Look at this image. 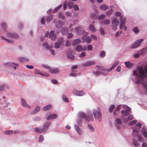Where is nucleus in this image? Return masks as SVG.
Instances as JSON below:
<instances>
[{
    "mask_svg": "<svg viewBox=\"0 0 147 147\" xmlns=\"http://www.w3.org/2000/svg\"><path fill=\"white\" fill-rule=\"evenodd\" d=\"M77 34H84L85 36L87 35L88 34V32H84V31L82 30L80 27H77L75 28Z\"/></svg>",
    "mask_w": 147,
    "mask_h": 147,
    "instance_id": "obj_8",
    "label": "nucleus"
},
{
    "mask_svg": "<svg viewBox=\"0 0 147 147\" xmlns=\"http://www.w3.org/2000/svg\"><path fill=\"white\" fill-rule=\"evenodd\" d=\"M110 21L109 20H106L101 22V24L104 25H108L110 24Z\"/></svg>",
    "mask_w": 147,
    "mask_h": 147,
    "instance_id": "obj_31",
    "label": "nucleus"
},
{
    "mask_svg": "<svg viewBox=\"0 0 147 147\" xmlns=\"http://www.w3.org/2000/svg\"><path fill=\"white\" fill-rule=\"evenodd\" d=\"M43 46L45 48L48 49H50L51 48H53V47L51 45H49L47 43L45 42L43 44Z\"/></svg>",
    "mask_w": 147,
    "mask_h": 147,
    "instance_id": "obj_25",
    "label": "nucleus"
},
{
    "mask_svg": "<svg viewBox=\"0 0 147 147\" xmlns=\"http://www.w3.org/2000/svg\"><path fill=\"white\" fill-rule=\"evenodd\" d=\"M90 16V18L92 19H96L97 18V16L94 13H91Z\"/></svg>",
    "mask_w": 147,
    "mask_h": 147,
    "instance_id": "obj_47",
    "label": "nucleus"
},
{
    "mask_svg": "<svg viewBox=\"0 0 147 147\" xmlns=\"http://www.w3.org/2000/svg\"><path fill=\"white\" fill-rule=\"evenodd\" d=\"M2 37L3 39L5 40L6 41H7L8 43H12L14 42V41H13V39L10 40L9 39H8L6 38H5L3 37Z\"/></svg>",
    "mask_w": 147,
    "mask_h": 147,
    "instance_id": "obj_46",
    "label": "nucleus"
},
{
    "mask_svg": "<svg viewBox=\"0 0 147 147\" xmlns=\"http://www.w3.org/2000/svg\"><path fill=\"white\" fill-rule=\"evenodd\" d=\"M44 140V138L43 136L42 135H41L39 138L38 142H42Z\"/></svg>",
    "mask_w": 147,
    "mask_h": 147,
    "instance_id": "obj_59",
    "label": "nucleus"
},
{
    "mask_svg": "<svg viewBox=\"0 0 147 147\" xmlns=\"http://www.w3.org/2000/svg\"><path fill=\"white\" fill-rule=\"evenodd\" d=\"M51 108L52 106L51 105H49L43 107L42 110L43 111H45L51 109Z\"/></svg>",
    "mask_w": 147,
    "mask_h": 147,
    "instance_id": "obj_28",
    "label": "nucleus"
},
{
    "mask_svg": "<svg viewBox=\"0 0 147 147\" xmlns=\"http://www.w3.org/2000/svg\"><path fill=\"white\" fill-rule=\"evenodd\" d=\"M59 43L61 45L63 46L64 44L65 41L62 38H60L59 39L57 42Z\"/></svg>",
    "mask_w": 147,
    "mask_h": 147,
    "instance_id": "obj_38",
    "label": "nucleus"
},
{
    "mask_svg": "<svg viewBox=\"0 0 147 147\" xmlns=\"http://www.w3.org/2000/svg\"><path fill=\"white\" fill-rule=\"evenodd\" d=\"M147 73V65L144 67L140 66L138 67L136 70L133 72V75L136 77H139L143 78L146 77Z\"/></svg>",
    "mask_w": 147,
    "mask_h": 147,
    "instance_id": "obj_1",
    "label": "nucleus"
},
{
    "mask_svg": "<svg viewBox=\"0 0 147 147\" xmlns=\"http://www.w3.org/2000/svg\"><path fill=\"white\" fill-rule=\"evenodd\" d=\"M133 32L135 33H137L139 32V29L137 27H134L133 29Z\"/></svg>",
    "mask_w": 147,
    "mask_h": 147,
    "instance_id": "obj_52",
    "label": "nucleus"
},
{
    "mask_svg": "<svg viewBox=\"0 0 147 147\" xmlns=\"http://www.w3.org/2000/svg\"><path fill=\"white\" fill-rule=\"evenodd\" d=\"M49 72L53 74H58L59 73V71L57 68L52 69L51 68L49 70Z\"/></svg>",
    "mask_w": 147,
    "mask_h": 147,
    "instance_id": "obj_13",
    "label": "nucleus"
},
{
    "mask_svg": "<svg viewBox=\"0 0 147 147\" xmlns=\"http://www.w3.org/2000/svg\"><path fill=\"white\" fill-rule=\"evenodd\" d=\"M138 140L140 142L144 141V139L140 136H138Z\"/></svg>",
    "mask_w": 147,
    "mask_h": 147,
    "instance_id": "obj_49",
    "label": "nucleus"
},
{
    "mask_svg": "<svg viewBox=\"0 0 147 147\" xmlns=\"http://www.w3.org/2000/svg\"><path fill=\"white\" fill-rule=\"evenodd\" d=\"M73 94L76 96H82L84 95V92L82 91H79L74 90L73 91Z\"/></svg>",
    "mask_w": 147,
    "mask_h": 147,
    "instance_id": "obj_9",
    "label": "nucleus"
},
{
    "mask_svg": "<svg viewBox=\"0 0 147 147\" xmlns=\"http://www.w3.org/2000/svg\"><path fill=\"white\" fill-rule=\"evenodd\" d=\"M126 110H122L121 111V113L122 116L125 117L129 115L131 113L130 108L127 106L126 109H125Z\"/></svg>",
    "mask_w": 147,
    "mask_h": 147,
    "instance_id": "obj_7",
    "label": "nucleus"
},
{
    "mask_svg": "<svg viewBox=\"0 0 147 147\" xmlns=\"http://www.w3.org/2000/svg\"><path fill=\"white\" fill-rule=\"evenodd\" d=\"M115 15L116 16L119 17L120 18H122L123 17L122 14L119 11L116 12L115 13Z\"/></svg>",
    "mask_w": 147,
    "mask_h": 147,
    "instance_id": "obj_44",
    "label": "nucleus"
},
{
    "mask_svg": "<svg viewBox=\"0 0 147 147\" xmlns=\"http://www.w3.org/2000/svg\"><path fill=\"white\" fill-rule=\"evenodd\" d=\"M68 30V29L66 27H63L61 30V32L63 35H65L66 34Z\"/></svg>",
    "mask_w": 147,
    "mask_h": 147,
    "instance_id": "obj_35",
    "label": "nucleus"
},
{
    "mask_svg": "<svg viewBox=\"0 0 147 147\" xmlns=\"http://www.w3.org/2000/svg\"><path fill=\"white\" fill-rule=\"evenodd\" d=\"M34 131L36 132H43L42 128L36 127L34 129Z\"/></svg>",
    "mask_w": 147,
    "mask_h": 147,
    "instance_id": "obj_42",
    "label": "nucleus"
},
{
    "mask_svg": "<svg viewBox=\"0 0 147 147\" xmlns=\"http://www.w3.org/2000/svg\"><path fill=\"white\" fill-rule=\"evenodd\" d=\"M134 118V117L131 115H129L128 117L123 119V121L125 122H127L128 121L132 120Z\"/></svg>",
    "mask_w": 147,
    "mask_h": 147,
    "instance_id": "obj_19",
    "label": "nucleus"
},
{
    "mask_svg": "<svg viewBox=\"0 0 147 147\" xmlns=\"http://www.w3.org/2000/svg\"><path fill=\"white\" fill-rule=\"evenodd\" d=\"M57 117V115L55 114H51L48 116L47 117V120H50L55 119Z\"/></svg>",
    "mask_w": 147,
    "mask_h": 147,
    "instance_id": "obj_17",
    "label": "nucleus"
},
{
    "mask_svg": "<svg viewBox=\"0 0 147 147\" xmlns=\"http://www.w3.org/2000/svg\"><path fill=\"white\" fill-rule=\"evenodd\" d=\"M99 8L101 10L105 11L107 10L108 8L109 7L105 5L102 4L100 6Z\"/></svg>",
    "mask_w": 147,
    "mask_h": 147,
    "instance_id": "obj_26",
    "label": "nucleus"
},
{
    "mask_svg": "<svg viewBox=\"0 0 147 147\" xmlns=\"http://www.w3.org/2000/svg\"><path fill=\"white\" fill-rule=\"evenodd\" d=\"M21 101L22 106L28 109H30L31 108L30 106L26 103V101L24 99L22 98L21 99Z\"/></svg>",
    "mask_w": 147,
    "mask_h": 147,
    "instance_id": "obj_10",
    "label": "nucleus"
},
{
    "mask_svg": "<svg viewBox=\"0 0 147 147\" xmlns=\"http://www.w3.org/2000/svg\"><path fill=\"white\" fill-rule=\"evenodd\" d=\"M81 42L79 39H76L73 40L72 42V45H76L79 44Z\"/></svg>",
    "mask_w": 147,
    "mask_h": 147,
    "instance_id": "obj_21",
    "label": "nucleus"
},
{
    "mask_svg": "<svg viewBox=\"0 0 147 147\" xmlns=\"http://www.w3.org/2000/svg\"><path fill=\"white\" fill-rule=\"evenodd\" d=\"M88 117H87L85 114L83 112H80L78 113L79 118H82L87 121H90V120L92 121L93 120V117L91 114H88Z\"/></svg>",
    "mask_w": 147,
    "mask_h": 147,
    "instance_id": "obj_2",
    "label": "nucleus"
},
{
    "mask_svg": "<svg viewBox=\"0 0 147 147\" xmlns=\"http://www.w3.org/2000/svg\"><path fill=\"white\" fill-rule=\"evenodd\" d=\"M51 124V123L48 122L45 123L43 125L42 129L43 130V132H45L47 129L50 125Z\"/></svg>",
    "mask_w": 147,
    "mask_h": 147,
    "instance_id": "obj_14",
    "label": "nucleus"
},
{
    "mask_svg": "<svg viewBox=\"0 0 147 147\" xmlns=\"http://www.w3.org/2000/svg\"><path fill=\"white\" fill-rule=\"evenodd\" d=\"M67 6L69 9H71L73 7V3L71 2H69L68 3Z\"/></svg>",
    "mask_w": 147,
    "mask_h": 147,
    "instance_id": "obj_58",
    "label": "nucleus"
},
{
    "mask_svg": "<svg viewBox=\"0 0 147 147\" xmlns=\"http://www.w3.org/2000/svg\"><path fill=\"white\" fill-rule=\"evenodd\" d=\"M121 23H120L123 24H125V22L126 18L125 17H123L120 18Z\"/></svg>",
    "mask_w": 147,
    "mask_h": 147,
    "instance_id": "obj_48",
    "label": "nucleus"
},
{
    "mask_svg": "<svg viewBox=\"0 0 147 147\" xmlns=\"http://www.w3.org/2000/svg\"><path fill=\"white\" fill-rule=\"evenodd\" d=\"M61 46V45L58 42H57L55 44L54 47L56 49H58L60 48Z\"/></svg>",
    "mask_w": 147,
    "mask_h": 147,
    "instance_id": "obj_51",
    "label": "nucleus"
},
{
    "mask_svg": "<svg viewBox=\"0 0 147 147\" xmlns=\"http://www.w3.org/2000/svg\"><path fill=\"white\" fill-rule=\"evenodd\" d=\"M94 74L96 75H98L102 74L103 75H105L107 74V73L105 72V71H104V70H102L101 72H100L98 71H93V72Z\"/></svg>",
    "mask_w": 147,
    "mask_h": 147,
    "instance_id": "obj_23",
    "label": "nucleus"
},
{
    "mask_svg": "<svg viewBox=\"0 0 147 147\" xmlns=\"http://www.w3.org/2000/svg\"><path fill=\"white\" fill-rule=\"evenodd\" d=\"M73 9L74 11H78L79 10V9L78 7V6L76 4H75L74 5Z\"/></svg>",
    "mask_w": 147,
    "mask_h": 147,
    "instance_id": "obj_53",
    "label": "nucleus"
},
{
    "mask_svg": "<svg viewBox=\"0 0 147 147\" xmlns=\"http://www.w3.org/2000/svg\"><path fill=\"white\" fill-rule=\"evenodd\" d=\"M143 39H140L136 40L135 42L131 45V48L135 49L139 47L141 43L143 41Z\"/></svg>",
    "mask_w": 147,
    "mask_h": 147,
    "instance_id": "obj_6",
    "label": "nucleus"
},
{
    "mask_svg": "<svg viewBox=\"0 0 147 147\" xmlns=\"http://www.w3.org/2000/svg\"><path fill=\"white\" fill-rule=\"evenodd\" d=\"M73 35L71 33H69L67 35V38L68 39H70L73 38Z\"/></svg>",
    "mask_w": 147,
    "mask_h": 147,
    "instance_id": "obj_63",
    "label": "nucleus"
},
{
    "mask_svg": "<svg viewBox=\"0 0 147 147\" xmlns=\"http://www.w3.org/2000/svg\"><path fill=\"white\" fill-rule=\"evenodd\" d=\"M53 19V17L52 16H50L47 17L46 19L47 22H49L51 20Z\"/></svg>",
    "mask_w": 147,
    "mask_h": 147,
    "instance_id": "obj_60",
    "label": "nucleus"
},
{
    "mask_svg": "<svg viewBox=\"0 0 147 147\" xmlns=\"http://www.w3.org/2000/svg\"><path fill=\"white\" fill-rule=\"evenodd\" d=\"M88 128L91 132H93L95 131L94 128L90 124H88Z\"/></svg>",
    "mask_w": 147,
    "mask_h": 147,
    "instance_id": "obj_43",
    "label": "nucleus"
},
{
    "mask_svg": "<svg viewBox=\"0 0 147 147\" xmlns=\"http://www.w3.org/2000/svg\"><path fill=\"white\" fill-rule=\"evenodd\" d=\"M125 64L126 66L128 68H131L132 67L134 64L132 63H130L129 61H127L125 62Z\"/></svg>",
    "mask_w": 147,
    "mask_h": 147,
    "instance_id": "obj_27",
    "label": "nucleus"
},
{
    "mask_svg": "<svg viewBox=\"0 0 147 147\" xmlns=\"http://www.w3.org/2000/svg\"><path fill=\"white\" fill-rule=\"evenodd\" d=\"M93 113L94 118L96 120H98L99 122L101 121L102 115L100 111L96 109L93 110Z\"/></svg>",
    "mask_w": 147,
    "mask_h": 147,
    "instance_id": "obj_4",
    "label": "nucleus"
},
{
    "mask_svg": "<svg viewBox=\"0 0 147 147\" xmlns=\"http://www.w3.org/2000/svg\"><path fill=\"white\" fill-rule=\"evenodd\" d=\"M142 124L141 123H138L135 126V127L134 129H136V130L139 131L141 128Z\"/></svg>",
    "mask_w": 147,
    "mask_h": 147,
    "instance_id": "obj_40",
    "label": "nucleus"
},
{
    "mask_svg": "<svg viewBox=\"0 0 147 147\" xmlns=\"http://www.w3.org/2000/svg\"><path fill=\"white\" fill-rule=\"evenodd\" d=\"M138 130H136V129H133V132L132 134L134 137H136L137 136H139L138 134Z\"/></svg>",
    "mask_w": 147,
    "mask_h": 147,
    "instance_id": "obj_39",
    "label": "nucleus"
},
{
    "mask_svg": "<svg viewBox=\"0 0 147 147\" xmlns=\"http://www.w3.org/2000/svg\"><path fill=\"white\" fill-rule=\"evenodd\" d=\"M18 59L21 62H26L28 61V59L26 57H19Z\"/></svg>",
    "mask_w": 147,
    "mask_h": 147,
    "instance_id": "obj_32",
    "label": "nucleus"
},
{
    "mask_svg": "<svg viewBox=\"0 0 147 147\" xmlns=\"http://www.w3.org/2000/svg\"><path fill=\"white\" fill-rule=\"evenodd\" d=\"M133 144L134 146L135 147H138L139 146L140 144L138 143L137 140L135 139L134 138L132 139Z\"/></svg>",
    "mask_w": 147,
    "mask_h": 147,
    "instance_id": "obj_36",
    "label": "nucleus"
},
{
    "mask_svg": "<svg viewBox=\"0 0 147 147\" xmlns=\"http://www.w3.org/2000/svg\"><path fill=\"white\" fill-rule=\"evenodd\" d=\"M119 24V21L117 18H114L112 21L111 22V27L112 29L114 31L116 30L117 29V26Z\"/></svg>",
    "mask_w": 147,
    "mask_h": 147,
    "instance_id": "obj_5",
    "label": "nucleus"
},
{
    "mask_svg": "<svg viewBox=\"0 0 147 147\" xmlns=\"http://www.w3.org/2000/svg\"><path fill=\"white\" fill-rule=\"evenodd\" d=\"M75 129L77 131V133L80 135L82 134V131L81 129L79 127L78 125H75L74 126Z\"/></svg>",
    "mask_w": 147,
    "mask_h": 147,
    "instance_id": "obj_15",
    "label": "nucleus"
},
{
    "mask_svg": "<svg viewBox=\"0 0 147 147\" xmlns=\"http://www.w3.org/2000/svg\"><path fill=\"white\" fill-rule=\"evenodd\" d=\"M33 119L34 121H39L41 119V118L39 117H36L33 118Z\"/></svg>",
    "mask_w": 147,
    "mask_h": 147,
    "instance_id": "obj_56",
    "label": "nucleus"
},
{
    "mask_svg": "<svg viewBox=\"0 0 147 147\" xmlns=\"http://www.w3.org/2000/svg\"><path fill=\"white\" fill-rule=\"evenodd\" d=\"M16 131H14L13 132L12 130H10L8 131H5L4 132V134L5 135H10L13 134H15L16 132Z\"/></svg>",
    "mask_w": 147,
    "mask_h": 147,
    "instance_id": "obj_37",
    "label": "nucleus"
},
{
    "mask_svg": "<svg viewBox=\"0 0 147 147\" xmlns=\"http://www.w3.org/2000/svg\"><path fill=\"white\" fill-rule=\"evenodd\" d=\"M63 101L66 102H69V100L65 96L63 95Z\"/></svg>",
    "mask_w": 147,
    "mask_h": 147,
    "instance_id": "obj_55",
    "label": "nucleus"
},
{
    "mask_svg": "<svg viewBox=\"0 0 147 147\" xmlns=\"http://www.w3.org/2000/svg\"><path fill=\"white\" fill-rule=\"evenodd\" d=\"M82 42L83 43L86 42L87 43L89 44L92 41L91 38L89 37L86 38H82Z\"/></svg>",
    "mask_w": 147,
    "mask_h": 147,
    "instance_id": "obj_11",
    "label": "nucleus"
},
{
    "mask_svg": "<svg viewBox=\"0 0 147 147\" xmlns=\"http://www.w3.org/2000/svg\"><path fill=\"white\" fill-rule=\"evenodd\" d=\"M116 122L117 126L119 128V126L121 125L122 123V122L121 119L119 118H117L116 119Z\"/></svg>",
    "mask_w": 147,
    "mask_h": 147,
    "instance_id": "obj_34",
    "label": "nucleus"
},
{
    "mask_svg": "<svg viewBox=\"0 0 147 147\" xmlns=\"http://www.w3.org/2000/svg\"><path fill=\"white\" fill-rule=\"evenodd\" d=\"M138 121L136 120H134L133 121H131L130 122L128 123V125H133L136 123Z\"/></svg>",
    "mask_w": 147,
    "mask_h": 147,
    "instance_id": "obj_45",
    "label": "nucleus"
},
{
    "mask_svg": "<svg viewBox=\"0 0 147 147\" xmlns=\"http://www.w3.org/2000/svg\"><path fill=\"white\" fill-rule=\"evenodd\" d=\"M49 37L52 40H55L56 37L53 31H52L50 32Z\"/></svg>",
    "mask_w": 147,
    "mask_h": 147,
    "instance_id": "obj_16",
    "label": "nucleus"
},
{
    "mask_svg": "<svg viewBox=\"0 0 147 147\" xmlns=\"http://www.w3.org/2000/svg\"><path fill=\"white\" fill-rule=\"evenodd\" d=\"M95 64V63L94 61H89L83 63L82 65L84 67H87L94 65Z\"/></svg>",
    "mask_w": 147,
    "mask_h": 147,
    "instance_id": "obj_12",
    "label": "nucleus"
},
{
    "mask_svg": "<svg viewBox=\"0 0 147 147\" xmlns=\"http://www.w3.org/2000/svg\"><path fill=\"white\" fill-rule=\"evenodd\" d=\"M75 54L73 51H70L68 53L67 55V57L68 58L73 59L74 57Z\"/></svg>",
    "mask_w": 147,
    "mask_h": 147,
    "instance_id": "obj_18",
    "label": "nucleus"
},
{
    "mask_svg": "<svg viewBox=\"0 0 147 147\" xmlns=\"http://www.w3.org/2000/svg\"><path fill=\"white\" fill-rule=\"evenodd\" d=\"M93 49L92 46L91 45H89L87 46V49L88 51H91Z\"/></svg>",
    "mask_w": 147,
    "mask_h": 147,
    "instance_id": "obj_62",
    "label": "nucleus"
},
{
    "mask_svg": "<svg viewBox=\"0 0 147 147\" xmlns=\"http://www.w3.org/2000/svg\"><path fill=\"white\" fill-rule=\"evenodd\" d=\"M42 65L43 67L46 68L48 69H50L51 68V67L49 66L46 64H42Z\"/></svg>",
    "mask_w": 147,
    "mask_h": 147,
    "instance_id": "obj_64",
    "label": "nucleus"
},
{
    "mask_svg": "<svg viewBox=\"0 0 147 147\" xmlns=\"http://www.w3.org/2000/svg\"><path fill=\"white\" fill-rule=\"evenodd\" d=\"M3 34L5 35L8 38H18L19 36L18 34L15 33L9 32L6 30H4V32Z\"/></svg>",
    "mask_w": 147,
    "mask_h": 147,
    "instance_id": "obj_3",
    "label": "nucleus"
},
{
    "mask_svg": "<svg viewBox=\"0 0 147 147\" xmlns=\"http://www.w3.org/2000/svg\"><path fill=\"white\" fill-rule=\"evenodd\" d=\"M40 109V107L38 106L33 111L31 112V114L32 115H34L36 114L39 111Z\"/></svg>",
    "mask_w": 147,
    "mask_h": 147,
    "instance_id": "obj_24",
    "label": "nucleus"
},
{
    "mask_svg": "<svg viewBox=\"0 0 147 147\" xmlns=\"http://www.w3.org/2000/svg\"><path fill=\"white\" fill-rule=\"evenodd\" d=\"M65 16L67 17H70L71 16V13L69 11H66L65 12Z\"/></svg>",
    "mask_w": 147,
    "mask_h": 147,
    "instance_id": "obj_61",
    "label": "nucleus"
},
{
    "mask_svg": "<svg viewBox=\"0 0 147 147\" xmlns=\"http://www.w3.org/2000/svg\"><path fill=\"white\" fill-rule=\"evenodd\" d=\"M89 29L93 33L95 32L96 30V29L94 27V26L92 24H90L89 25Z\"/></svg>",
    "mask_w": 147,
    "mask_h": 147,
    "instance_id": "obj_30",
    "label": "nucleus"
},
{
    "mask_svg": "<svg viewBox=\"0 0 147 147\" xmlns=\"http://www.w3.org/2000/svg\"><path fill=\"white\" fill-rule=\"evenodd\" d=\"M63 23L60 20H58L56 23V26L57 28H61L63 25Z\"/></svg>",
    "mask_w": 147,
    "mask_h": 147,
    "instance_id": "obj_20",
    "label": "nucleus"
},
{
    "mask_svg": "<svg viewBox=\"0 0 147 147\" xmlns=\"http://www.w3.org/2000/svg\"><path fill=\"white\" fill-rule=\"evenodd\" d=\"M114 8L113 6H111L110 7V9L107 11L106 13V14L109 16H110L113 12V9Z\"/></svg>",
    "mask_w": 147,
    "mask_h": 147,
    "instance_id": "obj_22",
    "label": "nucleus"
},
{
    "mask_svg": "<svg viewBox=\"0 0 147 147\" xmlns=\"http://www.w3.org/2000/svg\"><path fill=\"white\" fill-rule=\"evenodd\" d=\"M105 15L103 14H102L98 16V20H102L105 18Z\"/></svg>",
    "mask_w": 147,
    "mask_h": 147,
    "instance_id": "obj_54",
    "label": "nucleus"
},
{
    "mask_svg": "<svg viewBox=\"0 0 147 147\" xmlns=\"http://www.w3.org/2000/svg\"><path fill=\"white\" fill-rule=\"evenodd\" d=\"M143 136L146 138H147V132L145 128H142L141 130Z\"/></svg>",
    "mask_w": 147,
    "mask_h": 147,
    "instance_id": "obj_29",
    "label": "nucleus"
},
{
    "mask_svg": "<svg viewBox=\"0 0 147 147\" xmlns=\"http://www.w3.org/2000/svg\"><path fill=\"white\" fill-rule=\"evenodd\" d=\"M78 119L76 121L77 123L78 124L79 126H81L82 124V119H83L82 118H79L78 117Z\"/></svg>",
    "mask_w": 147,
    "mask_h": 147,
    "instance_id": "obj_41",
    "label": "nucleus"
},
{
    "mask_svg": "<svg viewBox=\"0 0 147 147\" xmlns=\"http://www.w3.org/2000/svg\"><path fill=\"white\" fill-rule=\"evenodd\" d=\"M76 49L78 51H82V46L80 45H78L76 47Z\"/></svg>",
    "mask_w": 147,
    "mask_h": 147,
    "instance_id": "obj_50",
    "label": "nucleus"
},
{
    "mask_svg": "<svg viewBox=\"0 0 147 147\" xmlns=\"http://www.w3.org/2000/svg\"><path fill=\"white\" fill-rule=\"evenodd\" d=\"M122 107L124 109H126V107H127V106L125 105H119L117 106L116 108L117 111H119Z\"/></svg>",
    "mask_w": 147,
    "mask_h": 147,
    "instance_id": "obj_33",
    "label": "nucleus"
},
{
    "mask_svg": "<svg viewBox=\"0 0 147 147\" xmlns=\"http://www.w3.org/2000/svg\"><path fill=\"white\" fill-rule=\"evenodd\" d=\"M62 5H61L59 6H58V7H57V8H55V9L53 10V13H55L59 9L62 7Z\"/></svg>",
    "mask_w": 147,
    "mask_h": 147,
    "instance_id": "obj_57",
    "label": "nucleus"
}]
</instances>
